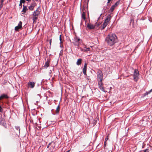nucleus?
I'll list each match as a JSON object with an SVG mask.
<instances>
[{"instance_id":"nucleus-17","label":"nucleus","mask_w":152,"mask_h":152,"mask_svg":"<svg viewBox=\"0 0 152 152\" xmlns=\"http://www.w3.org/2000/svg\"><path fill=\"white\" fill-rule=\"evenodd\" d=\"M0 97L1 98V99H3L4 98L7 99L8 98V96H7V95L5 94H2L0 96Z\"/></svg>"},{"instance_id":"nucleus-3","label":"nucleus","mask_w":152,"mask_h":152,"mask_svg":"<svg viewBox=\"0 0 152 152\" xmlns=\"http://www.w3.org/2000/svg\"><path fill=\"white\" fill-rule=\"evenodd\" d=\"M82 40L80 38H78L77 36H75L74 39L73 43L76 46L78 47L79 46V43L81 42Z\"/></svg>"},{"instance_id":"nucleus-39","label":"nucleus","mask_w":152,"mask_h":152,"mask_svg":"<svg viewBox=\"0 0 152 152\" xmlns=\"http://www.w3.org/2000/svg\"><path fill=\"white\" fill-rule=\"evenodd\" d=\"M26 1H28V2H30L31 0H26Z\"/></svg>"},{"instance_id":"nucleus-13","label":"nucleus","mask_w":152,"mask_h":152,"mask_svg":"<svg viewBox=\"0 0 152 152\" xmlns=\"http://www.w3.org/2000/svg\"><path fill=\"white\" fill-rule=\"evenodd\" d=\"M23 8L22 12H23L22 14H24L26 12V11L28 10V9L27 8V7L24 5H23Z\"/></svg>"},{"instance_id":"nucleus-2","label":"nucleus","mask_w":152,"mask_h":152,"mask_svg":"<svg viewBox=\"0 0 152 152\" xmlns=\"http://www.w3.org/2000/svg\"><path fill=\"white\" fill-rule=\"evenodd\" d=\"M139 73L138 70L137 69L134 70V74L133 75V79L136 82H137L139 78Z\"/></svg>"},{"instance_id":"nucleus-23","label":"nucleus","mask_w":152,"mask_h":152,"mask_svg":"<svg viewBox=\"0 0 152 152\" xmlns=\"http://www.w3.org/2000/svg\"><path fill=\"white\" fill-rule=\"evenodd\" d=\"M86 69L87 68H83V72L85 75H86Z\"/></svg>"},{"instance_id":"nucleus-37","label":"nucleus","mask_w":152,"mask_h":152,"mask_svg":"<svg viewBox=\"0 0 152 152\" xmlns=\"http://www.w3.org/2000/svg\"><path fill=\"white\" fill-rule=\"evenodd\" d=\"M22 3H21V2H20V4H19V6H21V7H22Z\"/></svg>"},{"instance_id":"nucleus-7","label":"nucleus","mask_w":152,"mask_h":152,"mask_svg":"<svg viewBox=\"0 0 152 152\" xmlns=\"http://www.w3.org/2000/svg\"><path fill=\"white\" fill-rule=\"evenodd\" d=\"M0 124L5 127H6V124L5 122V120L2 118L1 115L0 116Z\"/></svg>"},{"instance_id":"nucleus-6","label":"nucleus","mask_w":152,"mask_h":152,"mask_svg":"<svg viewBox=\"0 0 152 152\" xmlns=\"http://www.w3.org/2000/svg\"><path fill=\"white\" fill-rule=\"evenodd\" d=\"M97 80H99V79H103V73L102 71L100 70H99L97 72Z\"/></svg>"},{"instance_id":"nucleus-16","label":"nucleus","mask_w":152,"mask_h":152,"mask_svg":"<svg viewBox=\"0 0 152 152\" xmlns=\"http://www.w3.org/2000/svg\"><path fill=\"white\" fill-rule=\"evenodd\" d=\"M82 59L81 58H79L77 60V61L76 62V64L77 65H80L82 63Z\"/></svg>"},{"instance_id":"nucleus-11","label":"nucleus","mask_w":152,"mask_h":152,"mask_svg":"<svg viewBox=\"0 0 152 152\" xmlns=\"http://www.w3.org/2000/svg\"><path fill=\"white\" fill-rule=\"evenodd\" d=\"M87 27L89 29H93L95 28V26L91 24L88 23Z\"/></svg>"},{"instance_id":"nucleus-41","label":"nucleus","mask_w":152,"mask_h":152,"mask_svg":"<svg viewBox=\"0 0 152 152\" xmlns=\"http://www.w3.org/2000/svg\"><path fill=\"white\" fill-rule=\"evenodd\" d=\"M111 1V0H108V3H109Z\"/></svg>"},{"instance_id":"nucleus-4","label":"nucleus","mask_w":152,"mask_h":152,"mask_svg":"<svg viewBox=\"0 0 152 152\" xmlns=\"http://www.w3.org/2000/svg\"><path fill=\"white\" fill-rule=\"evenodd\" d=\"M40 14V13H38L35 12H33V13L32 20L33 24L36 23V20L38 19V16Z\"/></svg>"},{"instance_id":"nucleus-36","label":"nucleus","mask_w":152,"mask_h":152,"mask_svg":"<svg viewBox=\"0 0 152 152\" xmlns=\"http://www.w3.org/2000/svg\"><path fill=\"white\" fill-rule=\"evenodd\" d=\"M134 20H133V19H131L130 20V23L132 22H133V23H134Z\"/></svg>"},{"instance_id":"nucleus-28","label":"nucleus","mask_w":152,"mask_h":152,"mask_svg":"<svg viewBox=\"0 0 152 152\" xmlns=\"http://www.w3.org/2000/svg\"><path fill=\"white\" fill-rule=\"evenodd\" d=\"M22 3L24 4L25 3V0H20V1Z\"/></svg>"},{"instance_id":"nucleus-22","label":"nucleus","mask_w":152,"mask_h":152,"mask_svg":"<svg viewBox=\"0 0 152 152\" xmlns=\"http://www.w3.org/2000/svg\"><path fill=\"white\" fill-rule=\"evenodd\" d=\"M90 49V48H86L85 49H81V50L82 51H85V52H86V51H87L88 50H89Z\"/></svg>"},{"instance_id":"nucleus-48","label":"nucleus","mask_w":152,"mask_h":152,"mask_svg":"<svg viewBox=\"0 0 152 152\" xmlns=\"http://www.w3.org/2000/svg\"><path fill=\"white\" fill-rule=\"evenodd\" d=\"M89 0H88V1H89Z\"/></svg>"},{"instance_id":"nucleus-33","label":"nucleus","mask_w":152,"mask_h":152,"mask_svg":"<svg viewBox=\"0 0 152 152\" xmlns=\"http://www.w3.org/2000/svg\"><path fill=\"white\" fill-rule=\"evenodd\" d=\"M1 3L2 4V6H3V2H4V0H1Z\"/></svg>"},{"instance_id":"nucleus-34","label":"nucleus","mask_w":152,"mask_h":152,"mask_svg":"<svg viewBox=\"0 0 152 152\" xmlns=\"http://www.w3.org/2000/svg\"><path fill=\"white\" fill-rule=\"evenodd\" d=\"M40 7H39L37 8V9H36V10H37L38 11H40V10H40Z\"/></svg>"},{"instance_id":"nucleus-25","label":"nucleus","mask_w":152,"mask_h":152,"mask_svg":"<svg viewBox=\"0 0 152 152\" xmlns=\"http://www.w3.org/2000/svg\"><path fill=\"white\" fill-rule=\"evenodd\" d=\"M119 1H117L113 5L115 7L119 4Z\"/></svg>"},{"instance_id":"nucleus-35","label":"nucleus","mask_w":152,"mask_h":152,"mask_svg":"<svg viewBox=\"0 0 152 152\" xmlns=\"http://www.w3.org/2000/svg\"><path fill=\"white\" fill-rule=\"evenodd\" d=\"M108 136H107L106 137L105 139V141H106H106L108 140Z\"/></svg>"},{"instance_id":"nucleus-45","label":"nucleus","mask_w":152,"mask_h":152,"mask_svg":"<svg viewBox=\"0 0 152 152\" xmlns=\"http://www.w3.org/2000/svg\"><path fill=\"white\" fill-rule=\"evenodd\" d=\"M61 52H62V50H61Z\"/></svg>"},{"instance_id":"nucleus-5","label":"nucleus","mask_w":152,"mask_h":152,"mask_svg":"<svg viewBox=\"0 0 152 152\" xmlns=\"http://www.w3.org/2000/svg\"><path fill=\"white\" fill-rule=\"evenodd\" d=\"M60 103L59 102V105L56 108V110L55 111V112H54L55 111L53 109H52L51 110V112L53 115H58L59 114L60 110Z\"/></svg>"},{"instance_id":"nucleus-20","label":"nucleus","mask_w":152,"mask_h":152,"mask_svg":"<svg viewBox=\"0 0 152 152\" xmlns=\"http://www.w3.org/2000/svg\"><path fill=\"white\" fill-rule=\"evenodd\" d=\"M82 18L84 20H85L86 18L85 16V13L84 12H83L82 15Z\"/></svg>"},{"instance_id":"nucleus-29","label":"nucleus","mask_w":152,"mask_h":152,"mask_svg":"<svg viewBox=\"0 0 152 152\" xmlns=\"http://www.w3.org/2000/svg\"><path fill=\"white\" fill-rule=\"evenodd\" d=\"M60 44L62 43V41L61 38V35H60Z\"/></svg>"},{"instance_id":"nucleus-12","label":"nucleus","mask_w":152,"mask_h":152,"mask_svg":"<svg viewBox=\"0 0 152 152\" xmlns=\"http://www.w3.org/2000/svg\"><path fill=\"white\" fill-rule=\"evenodd\" d=\"M111 19V15L110 14H109L106 17V19H105L104 22L107 23L109 22L110 21Z\"/></svg>"},{"instance_id":"nucleus-24","label":"nucleus","mask_w":152,"mask_h":152,"mask_svg":"<svg viewBox=\"0 0 152 152\" xmlns=\"http://www.w3.org/2000/svg\"><path fill=\"white\" fill-rule=\"evenodd\" d=\"M28 8L29 9V10L30 11H32L34 9V8L32 7L30 5L28 7Z\"/></svg>"},{"instance_id":"nucleus-21","label":"nucleus","mask_w":152,"mask_h":152,"mask_svg":"<svg viewBox=\"0 0 152 152\" xmlns=\"http://www.w3.org/2000/svg\"><path fill=\"white\" fill-rule=\"evenodd\" d=\"M151 91H148V92H145V93L143 95V96L144 97H145V96H146V95H147L148 94H150L151 93Z\"/></svg>"},{"instance_id":"nucleus-44","label":"nucleus","mask_w":152,"mask_h":152,"mask_svg":"<svg viewBox=\"0 0 152 152\" xmlns=\"http://www.w3.org/2000/svg\"><path fill=\"white\" fill-rule=\"evenodd\" d=\"M49 147V145H48V146H47V147L48 148V147Z\"/></svg>"},{"instance_id":"nucleus-47","label":"nucleus","mask_w":152,"mask_h":152,"mask_svg":"<svg viewBox=\"0 0 152 152\" xmlns=\"http://www.w3.org/2000/svg\"><path fill=\"white\" fill-rule=\"evenodd\" d=\"M61 52H60V55H61Z\"/></svg>"},{"instance_id":"nucleus-15","label":"nucleus","mask_w":152,"mask_h":152,"mask_svg":"<svg viewBox=\"0 0 152 152\" xmlns=\"http://www.w3.org/2000/svg\"><path fill=\"white\" fill-rule=\"evenodd\" d=\"M49 66V62L48 61H46L45 63L44 67L45 68H47Z\"/></svg>"},{"instance_id":"nucleus-30","label":"nucleus","mask_w":152,"mask_h":152,"mask_svg":"<svg viewBox=\"0 0 152 152\" xmlns=\"http://www.w3.org/2000/svg\"><path fill=\"white\" fill-rule=\"evenodd\" d=\"M34 12H35L37 13H38L40 14V11H38L37 10H36L35 11H34Z\"/></svg>"},{"instance_id":"nucleus-9","label":"nucleus","mask_w":152,"mask_h":152,"mask_svg":"<svg viewBox=\"0 0 152 152\" xmlns=\"http://www.w3.org/2000/svg\"><path fill=\"white\" fill-rule=\"evenodd\" d=\"M20 127L19 126H15V129L14 131L16 133V134L17 135L19 136L20 133Z\"/></svg>"},{"instance_id":"nucleus-19","label":"nucleus","mask_w":152,"mask_h":152,"mask_svg":"<svg viewBox=\"0 0 152 152\" xmlns=\"http://www.w3.org/2000/svg\"><path fill=\"white\" fill-rule=\"evenodd\" d=\"M115 7L114 6H112L109 10V12H112L115 9Z\"/></svg>"},{"instance_id":"nucleus-10","label":"nucleus","mask_w":152,"mask_h":152,"mask_svg":"<svg viewBox=\"0 0 152 152\" xmlns=\"http://www.w3.org/2000/svg\"><path fill=\"white\" fill-rule=\"evenodd\" d=\"M35 83L33 82L30 81L28 83V88H33L35 85Z\"/></svg>"},{"instance_id":"nucleus-1","label":"nucleus","mask_w":152,"mask_h":152,"mask_svg":"<svg viewBox=\"0 0 152 152\" xmlns=\"http://www.w3.org/2000/svg\"><path fill=\"white\" fill-rule=\"evenodd\" d=\"M105 40L109 46H112L117 42L118 38L115 34L110 33L105 38Z\"/></svg>"},{"instance_id":"nucleus-14","label":"nucleus","mask_w":152,"mask_h":152,"mask_svg":"<svg viewBox=\"0 0 152 152\" xmlns=\"http://www.w3.org/2000/svg\"><path fill=\"white\" fill-rule=\"evenodd\" d=\"M102 80L101 79H99V80H98L99 87L102 86L103 85V84L102 82Z\"/></svg>"},{"instance_id":"nucleus-43","label":"nucleus","mask_w":152,"mask_h":152,"mask_svg":"<svg viewBox=\"0 0 152 152\" xmlns=\"http://www.w3.org/2000/svg\"><path fill=\"white\" fill-rule=\"evenodd\" d=\"M150 91H151V92H152V88L151 90H150Z\"/></svg>"},{"instance_id":"nucleus-8","label":"nucleus","mask_w":152,"mask_h":152,"mask_svg":"<svg viewBox=\"0 0 152 152\" xmlns=\"http://www.w3.org/2000/svg\"><path fill=\"white\" fill-rule=\"evenodd\" d=\"M22 22L20 21L18 25L15 27V30L16 31H18L19 29L21 28L22 27Z\"/></svg>"},{"instance_id":"nucleus-40","label":"nucleus","mask_w":152,"mask_h":152,"mask_svg":"<svg viewBox=\"0 0 152 152\" xmlns=\"http://www.w3.org/2000/svg\"><path fill=\"white\" fill-rule=\"evenodd\" d=\"M51 39L50 40V45H51Z\"/></svg>"},{"instance_id":"nucleus-32","label":"nucleus","mask_w":152,"mask_h":152,"mask_svg":"<svg viewBox=\"0 0 152 152\" xmlns=\"http://www.w3.org/2000/svg\"><path fill=\"white\" fill-rule=\"evenodd\" d=\"M148 150V149H146L144 151V152H149Z\"/></svg>"},{"instance_id":"nucleus-42","label":"nucleus","mask_w":152,"mask_h":152,"mask_svg":"<svg viewBox=\"0 0 152 152\" xmlns=\"http://www.w3.org/2000/svg\"><path fill=\"white\" fill-rule=\"evenodd\" d=\"M2 6V4H1L0 5V7H1Z\"/></svg>"},{"instance_id":"nucleus-38","label":"nucleus","mask_w":152,"mask_h":152,"mask_svg":"<svg viewBox=\"0 0 152 152\" xmlns=\"http://www.w3.org/2000/svg\"><path fill=\"white\" fill-rule=\"evenodd\" d=\"M106 141H105L104 142V147H105V146H106Z\"/></svg>"},{"instance_id":"nucleus-46","label":"nucleus","mask_w":152,"mask_h":152,"mask_svg":"<svg viewBox=\"0 0 152 152\" xmlns=\"http://www.w3.org/2000/svg\"><path fill=\"white\" fill-rule=\"evenodd\" d=\"M50 144H51L50 143L48 145H50Z\"/></svg>"},{"instance_id":"nucleus-18","label":"nucleus","mask_w":152,"mask_h":152,"mask_svg":"<svg viewBox=\"0 0 152 152\" xmlns=\"http://www.w3.org/2000/svg\"><path fill=\"white\" fill-rule=\"evenodd\" d=\"M107 25V23L105 22H104L102 26L101 27V29L103 30L106 27Z\"/></svg>"},{"instance_id":"nucleus-26","label":"nucleus","mask_w":152,"mask_h":152,"mask_svg":"<svg viewBox=\"0 0 152 152\" xmlns=\"http://www.w3.org/2000/svg\"><path fill=\"white\" fill-rule=\"evenodd\" d=\"M30 5L34 8L36 6V4L34 3H32Z\"/></svg>"},{"instance_id":"nucleus-27","label":"nucleus","mask_w":152,"mask_h":152,"mask_svg":"<svg viewBox=\"0 0 152 152\" xmlns=\"http://www.w3.org/2000/svg\"><path fill=\"white\" fill-rule=\"evenodd\" d=\"M100 89L102 91H104V87H103V86H101L100 87H99Z\"/></svg>"},{"instance_id":"nucleus-31","label":"nucleus","mask_w":152,"mask_h":152,"mask_svg":"<svg viewBox=\"0 0 152 152\" xmlns=\"http://www.w3.org/2000/svg\"><path fill=\"white\" fill-rule=\"evenodd\" d=\"M87 64L86 63H85L84 66L83 68H87Z\"/></svg>"}]
</instances>
